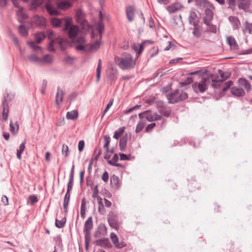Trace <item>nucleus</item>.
<instances>
[{
	"mask_svg": "<svg viewBox=\"0 0 252 252\" xmlns=\"http://www.w3.org/2000/svg\"><path fill=\"white\" fill-rule=\"evenodd\" d=\"M110 238H111V239L113 243L114 244L115 246L116 247V245L119 243V239H118V238L117 235L115 233L112 232L110 234Z\"/></svg>",
	"mask_w": 252,
	"mask_h": 252,
	"instance_id": "nucleus-48",
	"label": "nucleus"
},
{
	"mask_svg": "<svg viewBox=\"0 0 252 252\" xmlns=\"http://www.w3.org/2000/svg\"><path fill=\"white\" fill-rule=\"evenodd\" d=\"M64 21L65 25L63 31H66L70 27V26L72 25H71L72 20L71 18L66 17L64 19Z\"/></svg>",
	"mask_w": 252,
	"mask_h": 252,
	"instance_id": "nucleus-38",
	"label": "nucleus"
},
{
	"mask_svg": "<svg viewBox=\"0 0 252 252\" xmlns=\"http://www.w3.org/2000/svg\"><path fill=\"white\" fill-rule=\"evenodd\" d=\"M246 27L245 29L244 30V32H246L248 31L249 33H252V25L249 24L248 21L245 22Z\"/></svg>",
	"mask_w": 252,
	"mask_h": 252,
	"instance_id": "nucleus-55",
	"label": "nucleus"
},
{
	"mask_svg": "<svg viewBox=\"0 0 252 252\" xmlns=\"http://www.w3.org/2000/svg\"><path fill=\"white\" fill-rule=\"evenodd\" d=\"M210 8H206L205 10V16L203 18L204 23L208 25L212 20L214 17V13L212 9H214L213 4H210Z\"/></svg>",
	"mask_w": 252,
	"mask_h": 252,
	"instance_id": "nucleus-7",
	"label": "nucleus"
},
{
	"mask_svg": "<svg viewBox=\"0 0 252 252\" xmlns=\"http://www.w3.org/2000/svg\"><path fill=\"white\" fill-rule=\"evenodd\" d=\"M125 129V127L124 126L121 127L117 131L114 132V134L113 135V138L116 139H118L123 134Z\"/></svg>",
	"mask_w": 252,
	"mask_h": 252,
	"instance_id": "nucleus-36",
	"label": "nucleus"
},
{
	"mask_svg": "<svg viewBox=\"0 0 252 252\" xmlns=\"http://www.w3.org/2000/svg\"><path fill=\"white\" fill-rule=\"evenodd\" d=\"M74 58L70 56H67L63 59V61L67 64L71 65L73 63Z\"/></svg>",
	"mask_w": 252,
	"mask_h": 252,
	"instance_id": "nucleus-53",
	"label": "nucleus"
},
{
	"mask_svg": "<svg viewBox=\"0 0 252 252\" xmlns=\"http://www.w3.org/2000/svg\"><path fill=\"white\" fill-rule=\"evenodd\" d=\"M68 147L67 145L63 144L62 146V153L64 157H67L69 155Z\"/></svg>",
	"mask_w": 252,
	"mask_h": 252,
	"instance_id": "nucleus-50",
	"label": "nucleus"
},
{
	"mask_svg": "<svg viewBox=\"0 0 252 252\" xmlns=\"http://www.w3.org/2000/svg\"><path fill=\"white\" fill-rule=\"evenodd\" d=\"M102 199L100 198L98 201V212L101 215H104L106 213L105 207L102 203Z\"/></svg>",
	"mask_w": 252,
	"mask_h": 252,
	"instance_id": "nucleus-34",
	"label": "nucleus"
},
{
	"mask_svg": "<svg viewBox=\"0 0 252 252\" xmlns=\"http://www.w3.org/2000/svg\"><path fill=\"white\" fill-rule=\"evenodd\" d=\"M159 112L165 117H168L171 114V109L169 106L166 105L162 109H159Z\"/></svg>",
	"mask_w": 252,
	"mask_h": 252,
	"instance_id": "nucleus-29",
	"label": "nucleus"
},
{
	"mask_svg": "<svg viewBox=\"0 0 252 252\" xmlns=\"http://www.w3.org/2000/svg\"><path fill=\"white\" fill-rule=\"evenodd\" d=\"M145 126V123L144 122L141 121H140L137 125L135 132L138 133L140 132L143 129Z\"/></svg>",
	"mask_w": 252,
	"mask_h": 252,
	"instance_id": "nucleus-47",
	"label": "nucleus"
},
{
	"mask_svg": "<svg viewBox=\"0 0 252 252\" xmlns=\"http://www.w3.org/2000/svg\"><path fill=\"white\" fill-rule=\"evenodd\" d=\"M231 94L236 97H242L245 95L244 90L240 87L234 86L230 89Z\"/></svg>",
	"mask_w": 252,
	"mask_h": 252,
	"instance_id": "nucleus-9",
	"label": "nucleus"
},
{
	"mask_svg": "<svg viewBox=\"0 0 252 252\" xmlns=\"http://www.w3.org/2000/svg\"><path fill=\"white\" fill-rule=\"evenodd\" d=\"M16 125V127L15 125L13 124V122L11 121L10 122L9 126H10V131L13 134H16L18 133L19 129V126L17 124V122H16L15 124Z\"/></svg>",
	"mask_w": 252,
	"mask_h": 252,
	"instance_id": "nucleus-33",
	"label": "nucleus"
},
{
	"mask_svg": "<svg viewBox=\"0 0 252 252\" xmlns=\"http://www.w3.org/2000/svg\"><path fill=\"white\" fill-rule=\"evenodd\" d=\"M101 154V150L100 148H96L94 151V159L95 160H97Z\"/></svg>",
	"mask_w": 252,
	"mask_h": 252,
	"instance_id": "nucleus-52",
	"label": "nucleus"
},
{
	"mask_svg": "<svg viewBox=\"0 0 252 252\" xmlns=\"http://www.w3.org/2000/svg\"><path fill=\"white\" fill-rule=\"evenodd\" d=\"M96 243L98 246L104 248H109L111 246V244L108 238H103L97 240H96Z\"/></svg>",
	"mask_w": 252,
	"mask_h": 252,
	"instance_id": "nucleus-21",
	"label": "nucleus"
},
{
	"mask_svg": "<svg viewBox=\"0 0 252 252\" xmlns=\"http://www.w3.org/2000/svg\"><path fill=\"white\" fill-rule=\"evenodd\" d=\"M107 78L108 80L110 81L111 82H114L117 79L116 73L115 72L112 71L108 75Z\"/></svg>",
	"mask_w": 252,
	"mask_h": 252,
	"instance_id": "nucleus-49",
	"label": "nucleus"
},
{
	"mask_svg": "<svg viewBox=\"0 0 252 252\" xmlns=\"http://www.w3.org/2000/svg\"><path fill=\"white\" fill-rule=\"evenodd\" d=\"M68 30V36L70 39H74L80 32L79 28L77 25H72Z\"/></svg>",
	"mask_w": 252,
	"mask_h": 252,
	"instance_id": "nucleus-10",
	"label": "nucleus"
},
{
	"mask_svg": "<svg viewBox=\"0 0 252 252\" xmlns=\"http://www.w3.org/2000/svg\"><path fill=\"white\" fill-rule=\"evenodd\" d=\"M228 20L232 25L233 28L234 29H238L241 25L240 21L237 17L235 16H229Z\"/></svg>",
	"mask_w": 252,
	"mask_h": 252,
	"instance_id": "nucleus-20",
	"label": "nucleus"
},
{
	"mask_svg": "<svg viewBox=\"0 0 252 252\" xmlns=\"http://www.w3.org/2000/svg\"><path fill=\"white\" fill-rule=\"evenodd\" d=\"M141 106V105H136L132 107H131V108L128 109V110H126L125 111V113L126 114H128V113H131V112H132L134 110H136L137 109H138L139 108V107Z\"/></svg>",
	"mask_w": 252,
	"mask_h": 252,
	"instance_id": "nucleus-63",
	"label": "nucleus"
},
{
	"mask_svg": "<svg viewBox=\"0 0 252 252\" xmlns=\"http://www.w3.org/2000/svg\"><path fill=\"white\" fill-rule=\"evenodd\" d=\"M113 100L111 99L110 100V101L109 102V103L107 104V105H106V107H105V109L104 110V111L103 112L102 117H103L105 115V113L108 111V110L111 107V106H112V105L113 104Z\"/></svg>",
	"mask_w": 252,
	"mask_h": 252,
	"instance_id": "nucleus-58",
	"label": "nucleus"
},
{
	"mask_svg": "<svg viewBox=\"0 0 252 252\" xmlns=\"http://www.w3.org/2000/svg\"><path fill=\"white\" fill-rule=\"evenodd\" d=\"M106 234V226L104 223H100L98 226L97 230L94 234V236L96 238H98L104 236Z\"/></svg>",
	"mask_w": 252,
	"mask_h": 252,
	"instance_id": "nucleus-8",
	"label": "nucleus"
},
{
	"mask_svg": "<svg viewBox=\"0 0 252 252\" xmlns=\"http://www.w3.org/2000/svg\"><path fill=\"white\" fill-rule=\"evenodd\" d=\"M135 8L133 5H129L126 8V15L128 21L132 22L133 20V17L135 13Z\"/></svg>",
	"mask_w": 252,
	"mask_h": 252,
	"instance_id": "nucleus-12",
	"label": "nucleus"
},
{
	"mask_svg": "<svg viewBox=\"0 0 252 252\" xmlns=\"http://www.w3.org/2000/svg\"><path fill=\"white\" fill-rule=\"evenodd\" d=\"M19 32L23 36H27L28 34L27 29L23 25H21L18 28Z\"/></svg>",
	"mask_w": 252,
	"mask_h": 252,
	"instance_id": "nucleus-41",
	"label": "nucleus"
},
{
	"mask_svg": "<svg viewBox=\"0 0 252 252\" xmlns=\"http://www.w3.org/2000/svg\"><path fill=\"white\" fill-rule=\"evenodd\" d=\"M52 62V56L50 55H46L43 58H41L40 63H50Z\"/></svg>",
	"mask_w": 252,
	"mask_h": 252,
	"instance_id": "nucleus-43",
	"label": "nucleus"
},
{
	"mask_svg": "<svg viewBox=\"0 0 252 252\" xmlns=\"http://www.w3.org/2000/svg\"><path fill=\"white\" fill-rule=\"evenodd\" d=\"M35 37L36 42L39 43L45 38V35L43 32H39L36 33Z\"/></svg>",
	"mask_w": 252,
	"mask_h": 252,
	"instance_id": "nucleus-45",
	"label": "nucleus"
},
{
	"mask_svg": "<svg viewBox=\"0 0 252 252\" xmlns=\"http://www.w3.org/2000/svg\"><path fill=\"white\" fill-rule=\"evenodd\" d=\"M85 146V142L83 140H80L78 143V150L79 152H82Z\"/></svg>",
	"mask_w": 252,
	"mask_h": 252,
	"instance_id": "nucleus-62",
	"label": "nucleus"
},
{
	"mask_svg": "<svg viewBox=\"0 0 252 252\" xmlns=\"http://www.w3.org/2000/svg\"><path fill=\"white\" fill-rule=\"evenodd\" d=\"M23 8L20 7V9H19V11L17 12L18 16H20V17L18 19V21L21 23H22L23 21L26 20L28 17L27 15L23 13Z\"/></svg>",
	"mask_w": 252,
	"mask_h": 252,
	"instance_id": "nucleus-37",
	"label": "nucleus"
},
{
	"mask_svg": "<svg viewBox=\"0 0 252 252\" xmlns=\"http://www.w3.org/2000/svg\"><path fill=\"white\" fill-rule=\"evenodd\" d=\"M76 19L77 22L82 27L83 29L88 30L90 28V25L85 19L84 13L81 9L77 10Z\"/></svg>",
	"mask_w": 252,
	"mask_h": 252,
	"instance_id": "nucleus-5",
	"label": "nucleus"
},
{
	"mask_svg": "<svg viewBox=\"0 0 252 252\" xmlns=\"http://www.w3.org/2000/svg\"><path fill=\"white\" fill-rule=\"evenodd\" d=\"M74 165L73 164L70 173L69 180L67 184V189L66 192L70 193V190L72 189L73 179H74Z\"/></svg>",
	"mask_w": 252,
	"mask_h": 252,
	"instance_id": "nucleus-13",
	"label": "nucleus"
},
{
	"mask_svg": "<svg viewBox=\"0 0 252 252\" xmlns=\"http://www.w3.org/2000/svg\"><path fill=\"white\" fill-rule=\"evenodd\" d=\"M101 70V62L100 60H99L96 68V82H98L100 78V73Z\"/></svg>",
	"mask_w": 252,
	"mask_h": 252,
	"instance_id": "nucleus-42",
	"label": "nucleus"
},
{
	"mask_svg": "<svg viewBox=\"0 0 252 252\" xmlns=\"http://www.w3.org/2000/svg\"><path fill=\"white\" fill-rule=\"evenodd\" d=\"M110 137L109 136L106 135L104 136L105 144L104 145V148L105 149V151L107 153H109V146L110 142Z\"/></svg>",
	"mask_w": 252,
	"mask_h": 252,
	"instance_id": "nucleus-46",
	"label": "nucleus"
},
{
	"mask_svg": "<svg viewBox=\"0 0 252 252\" xmlns=\"http://www.w3.org/2000/svg\"><path fill=\"white\" fill-rule=\"evenodd\" d=\"M250 3V0H238V7L239 9L246 10L249 8Z\"/></svg>",
	"mask_w": 252,
	"mask_h": 252,
	"instance_id": "nucleus-19",
	"label": "nucleus"
},
{
	"mask_svg": "<svg viewBox=\"0 0 252 252\" xmlns=\"http://www.w3.org/2000/svg\"><path fill=\"white\" fill-rule=\"evenodd\" d=\"M207 26L208 27L207 31L213 33H216L217 32V27L215 25L211 24L210 23H209V25Z\"/></svg>",
	"mask_w": 252,
	"mask_h": 252,
	"instance_id": "nucleus-56",
	"label": "nucleus"
},
{
	"mask_svg": "<svg viewBox=\"0 0 252 252\" xmlns=\"http://www.w3.org/2000/svg\"><path fill=\"white\" fill-rule=\"evenodd\" d=\"M101 43V38H99V40H97L92 43L90 47L91 50H97L99 48Z\"/></svg>",
	"mask_w": 252,
	"mask_h": 252,
	"instance_id": "nucleus-40",
	"label": "nucleus"
},
{
	"mask_svg": "<svg viewBox=\"0 0 252 252\" xmlns=\"http://www.w3.org/2000/svg\"><path fill=\"white\" fill-rule=\"evenodd\" d=\"M166 96L169 103L174 104L185 100L188 98V95L186 93L180 91L177 89L169 94H166Z\"/></svg>",
	"mask_w": 252,
	"mask_h": 252,
	"instance_id": "nucleus-2",
	"label": "nucleus"
},
{
	"mask_svg": "<svg viewBox=\"0 0 252 252\" xmlns=\"http://www.w3.org/2000/svg\"><path fill=\"white\" fill-rule=\"evenodd\" d=\"M153 43L152 41L151 40H146L144 42H142L140 44L134 45L133 46V49L139 54H141L143 51L144 47L146 44L149 43L151 44Z\"/></svg>",
	"mask_w": 252,
	"mask_h": 252,
	"instance_id": "nucleus-15",
	"label": "nucleus"
},
{
	"mask_svg": "<svg viewBox=\"0 0 252 252\" xmlns=\"http://www.w3.org/2000/svg\"><path fill=\"white\" fill-rule=\"evenodd\" d=\"M55 42V40H52V41H50L49 45H48V50L50 52H54L55 51V48H54V44Z\"/></svg>",
	"mask_w": 252,
	"mask_h": 252,
	"instance_id": "nucleus-61",
	"label": "nucleus"
},
{
	"mask_svg": "<svg viewBox=\"0 0 252 252\" xmlns=\"http://www.w3.org/2000/svg\"><path fill=\"white\" fill-rule=\"evenodd\" d=\"M47 85V82L46 80H43L42 81V84L41 86V93L42 94H44L45 93Z\"/></svg>",
	"mask_w": 252,
	"mask_h": 252,
	"instance_id": "nucleus-59",
	"label": "nucleus"
},
{
	"mask_svg": "<svg viewBox=\"0 0 252 252\" xmlns=\"http://www.w3.org/2000/svg\"><path fill=\"white\" fill-rule=\"evenodd\" d=\"M96 30L98 31L99 38H101L102 33L104 31V25L101 22H99L96 24Z\"/></svg>",
	"mask_w": 252,
	"mask_h": 252,
	"instance_id": "nucleus-32",
	"label": "nucleus"
},
{
	"mask_svg": "<svg viewBox=\"0 0 252 252\" xmlns=\"http://www.w3.org/2000/svg\"><path fill=\"white\" fill-rule=\"evenodd\" d=\"M189 21V24L191 25L196 26L198 25L199 20L197 19V15L195 12L193 11L190 12Z\"/></svg>",
	"mask_w": 252,
	"mask_h": 252,
	"instance_id": "nucleus-14",
	"label": "nucleus"
},
{
	"mask_svg": "<svg viewBox=\"0 0 252 252\" xmlns=\"http://www.w3.org/2000/svg\"><path fill=\"white\" fill-rule=\"evenodd\" d=\"M110 184L113 188L118 189L120 186L118 177L115 175H113L111 176L110 178Z\"/></svg>",
	"mask_w": 252,
	"mask_h": 252,
	"instance_id": "nucleus-22",
	"label": "nucleus"
},
{
	"mask_svg": "<svg viewBox=\"0 0 252 252\" xmlns=\"http://www.w3.org/2000/svg\"><path fill=\"white\" fill-rule=\"evenodd\" d=\"M101 179L104 182H107L108 181L109 175L107 171H105L103 173L101 177Z\"/></svg>",
	"mask_w": 252,
	"mask_h": 252,
	"instance_id": "nucleus-64",
	"label": "nucleus"
},
{
	"mask_svg": "<svg viewBox=\"0 0 252 252\" xmlns=\"http://www.w3.org/2000/svg\"><path fill=\"white\" fill-rule=\"evenodd\" d=\"M28 43L30 47L33 49L34 51H37L41 49V47L36 45V44L33 41H29Z\"/></svg>",
	"mask_w": 252,
	"mask_h": 252,
	"instance_id": "nucleus-54",
	"label": "nucleus"
},
{
	"mask_svg": "<svg viewBox=\"0 0 252 252\" xmlns=\"http://www.w3.org/2000/svg\"><path fill=\"white\" fill-rule=\"evenodd\" d=\"M46 9L48 13L51 15H58L59 12L58 10L50 3H46Z\"/></svg>",
	"mask_w": 252,
	"mask_h": 252,
	"instance_id": "nucleus-24",
	"label": "nucleus"
},
{
	"mask_svg": "<svg viewBox=\"0 0 252 252\" xmlns=\"http://www.w3.org/2000/svg\"><path fill=\"white\" fill-rule=\"evenodd\" d=\"M143 116L149 122L154 121L153 113H149L148 111H145L139 114V117L141 118Z\"/></svg>",
	"mask_w": 252,
	"mask_h": 252,
	"instance_id": "nucleus-30",
	"label": "nucleus"
},
{
	"mask_svg": "<svg viewBox=\"0 0 252 252\" xmlns=\"http://www.w3.org/2000/svg\"><path fill=\"white\" fill-rule=\"evenodd\" d=\"M115 62L123 70H128L132 69L135 65V61L132 56L127 53H123L121 57H116Z\"/></svg>",
	"mask_w": 252,
	"mask_h": 252,
	"instance_id": "nucleus-1",
	"label": "nucleus"
},
{
	"mask_svg": "<svg viewBox=\"0 0 252 252\" xmlns=\"http://www.w3.org/2000/svg\"><path fill=\"white\" fill-rule=\"evenodd\" d=\"M108 221L109 225L116 229L119 227L118 218L113 212H110L108 215Z\"/></svg>",
	"mask_w": 252,
	"mask_h": 252,
	"instance_id": "nucleus-6",
	"label": "nucleus"
},
{
	"mask_svg": "<svg viewBox=\"0 0 252 252\" xmlns=\"http://www.w3.org/2000/svg\"><path fill=\"white\" fill-rule=\"evenodd\" d=\"M127 142V135L126 134L123 136L120 140L119 147L121 151H124L126 148Z\"/></svg>",
	"mask_w": 252,
	"mask_h": 252,
	"instance_id": "nucleus-23",
	"label": "nucleus"
},
{
	"mask_svg": "<svg viewBox=\"0 0 252 252\" xmlns=\"http://www.w3.org/2000/svg\"><path fill=\"white\" fill-rule=\"evenodd\" d=\"M212 84H211V86L214 88H220L221 84L222 82H221L220 80H215L214 79L212 80Z\"/></svg>",
	"mask_w": 252,
	"mask_h": 252,
	"instance_id": "nucleus-51",
	"label": "nucleus"
},
{
	"mask_svg": "<svg viewBox=\"0 0 252 252\" xmlns=\"http://www.w3.org/2000/svg\"><path fill=\"white\" fill-rule=\"evenodd\" d=\"M219 73L220 75L221 79L220 80L221 82H223L224 81L226 80L227 79L229 78L230 75V73L229 72H223L221 70L219 69Z\"/></svg>",
	"mask_w": 252,
	"mask_h": 252,
	"instance_id": "nucleus-39",
	"label": "nucleus"
},
{
	"mask_svg": "<svg viewBox=\"0 0 252 252\" xmlns=\"http://www.w3.org/2000/svg\"><path fill=\"white\" fill-rule=\"evenodd\" d=\"M238 83L240 86L243 87L248 92L250 91L252 89L251 85L249 81L245 78H239L238 80Z\"/></svg>",
	"mask_w": 252,
	"mask_h": 252,
	"instance_id": "nucleus-16",
	"label": "nucleus"
},
{
	"mask_svg": "<svg viewBox=\"0 0 252 252\" xmlns=\"http://www.w3.org/2000/svg\"><path fill=\"white\" fill-rule=\"evenodd\" d=\"M192 34L194 37L199 38L201 36L202 32L201 31L200 27L199 25L193 26Z\"/></svg>",
	"mask_w": 252,
	"mask_h": 252,
	"instance_id": "nucleus-28",
	"label": "nucleus"
},
{
	"mask_svg": "<svg viewBox=\"0 0 252 252\" xmlns=\"http://www.w3.org/2000/svg\"><path fill=\"white\" fill-rule=\"evenodd\" d=\"M57 5L58 8L60 9L66 10L71 6V3L68 1H63L58 2Z\"/></svg>",
	"mask_w": 252,
	"mask_h": 252,
	"instance_id": "nucleus-26",
	"label": "nucleus"
},
{
	"mask_svg": "<svg viewBox=\"0 0 252 252\" xmlns=\"http://www.w3.org/2000/svg\"><path fill=\"white\" fill-rule=\"evenodd\" d=\"M181 5L178 3H174L173 4L168 6L166 9L170 13H173L181 9Z\"/></svg>",
	"mask_w": 252,
	"mask_h": 252,
	"instance_id": "nucleus-25",
	"label": "nucleus"
},
{
	"mask_svg": "<svg viewBox=\"0 0 252 252\" xmlns=\"http://www.w3.org/2000/svg\"><path fill=\"white\" fill-rule=\"evenodd\" d=\"M62 19H59L58 18H53L51 19V23L52 25L56 28H58L60 27L62 25Z\"/></svg>",
	"mask_w": 252,
	"mask_h": 252,
	"instance_id": "nucleus-35",
	"label": "nucleus"
},
{
	"mask_svg": "<svg viewBox=\"0 0 252 252\" xmlns=\"http://www.w3.org/2000/svg\"><path fill=\"white\" fill-rule=\"evenodd\" d=\"M226 40L227 44L230 46L231 49L237 50L238 49V45L233 37L231 36H227Z\"/></svg>",
	"mask_w": 252,
	"mask_h": 252,
	"instance_id": "nucleus-17",
	"label": "nucleus"
},
{
	"mask_svg": "<svg viewBox=\"0 0 252 252\" xmlns=\"http://www.w3.org/2000/svg\"><path fill=\"white\" fill-rule=\"evenodd\" d=\"M64 93L60 87H57V91L56 94V103L57 105H59L63 101V96Z\"/></svg>",
	"mask_w": 252,
	"mask_h": 252,
	"instance_id": "nucleus-18",
	"label": "nucleus"
},
{
	"mask_svg": "<svg viewBox=\"0 0 252 252\" xmlns=\"http://www.w3.org/2000/svg\"><path fill=\"white\" fill-rule=\"evenodd\" d=\"M76 42L79 44H85L86 40L84 37L79 36L76 38Z\"/></svg>",
	"mask_w": 252,
	"mask_h": 252,
	"instance_id": "nucleus-60",
	"label": "nucleus"
},
{
	"mask_svg": "<svg viewBox=\"0 0 252 252\" xmlns=\"http://www.w3.org/2000/svg\"><path fill=\"white\" fill-rule=\"evenodd\" d=\"M209 82L208 78H203L199 82L192 84V87L193 91L197 94L203 93L207 90V86Z\"/></svg>",
	"mask_w": 252,
	"mask_h": 252,
	"instance_id": "nucleus-4",
	"label": "nucleus"
},
{
	"mask_svg": "<svg viewBox=\"0 0 252 252\" xmlns=\"http://www.w3.org/2000/svg\"><path fill=\"white\" fill-rule=\"evenodd\" d=\"M28 59L31 62L40 63L41 58L38 57L35 54L28 56Z\"/></svg>",
	"mask_w": 252,
	"mask_h": 252,
	"instance_id": "nucleus-44",
	"label": "nucleus"
},
{
	"mask_svg": "<svg viewBox=\"0 0 252 252\" xmlns=\"http://www.w3.org/2000/svg\"><path fill=\"white\" fill-rule=\"evenodd\" d=\"M193 82V79L191 77H188L187 79L183 82L181 83L182 86H185L187 85L191 84Z\"/></svg>",
	"mask_w": 252,
	"mask_h": 252,
	"instance_id": "nucleus-57",
	"label": "nucleus"
},
{
	"mask_svg": "<svg viewBox=\"0 0 252 252\" xmlns=\"http://www.w3.org/2000/svg\"><path fill=\"white\" fill-rule=\"evenodd\" d=\"M93 227V219L92 217H90L85 221L83 232L85 233V248L88 250L91 241V236L90 234L91 230Z\"/></svg>",
	"mask_w": 252,
	"mask_h": 252,
	"instance_id": "nucleus-3",
	"label": "nucleus"
},
{
	"mask_svg": "<svg viewBox=\"0 0 252 252\" xmlns=\"http://www.w3.org/2000/svg\"><path fill=\"white\" fill-rule=\"evenodd\" d=\"M8 96H5L4 97V99H3V101L2 104V118L3 119L6 121L8 119V113L9 111L8 109V105L7 102V99Z\"/></svg>",
	"mask_w": 252,
	"mask_h": 252,
	"instance_id": "nucleus-11",
	"label": "nucleus"
},
{
	"mask_svg": "<svg viewBox=\"0 0 252 252\" xmlns=\"http://www.w3.org/2000/svg\"><path fill=\"white\" fill-rule=\"evenodd\" d=\"M66 217H64L61 220H59L57 219L55 220V225L56 227L59 228H62L64 226L66 222Z\"/></svg>",
	"mask_w": 252,
	"mask_h": 252,
	"instance_id": "nucleus-31",
	"label": "nucleus"
},
{
	"mask_svg": "<svg viewBox=\"0 0 252 252\" xmlns=\"http://www.w3.org/2000/svg\"><path fill=\"white\" fill-rule=\"evenodd\" d=\"M78 117V111L76 110L67 112L66 117L68 120H74Z\"/></svg>",
	"mask_w": 252,
	"mask_h": 252,
	"instance_id": "nucleus-27",
	"label": "nucleus"
}]
</instances>
